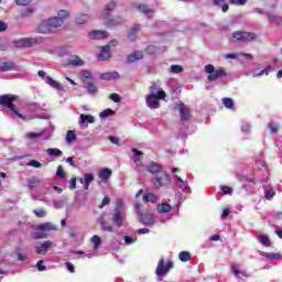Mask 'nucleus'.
I'll list each match as a JSON object with an SVG mask.
<instances>
[{
  "mask_svg": "<svg viewBox=\"0 0 282 282\" xmlns=\"http://www.w3.org/2000/svg\"><path fill=\"white\" fill-rule=\"evenodd\" d=\"M137 8L141 14H144V17H147V19H153V14H155V12L153 11V9H150L149 6L139 4Z\"/></svg>",
  "mask_w": 282,
  "mask_h": 282,
  "instance_id": "nucleus-18",
  "label": "nucleus"
},
{
  "mask_svg": "<svg viewBox=\"0 0 282 282\" xmlns=\"http://www.w3.org/2000/svg\"><path fill=\"white\" fill-rule=\"evenodd\" d=\"M111 219L117 228H122V226H124L127 214H124V205L122 202L117 203V207L111 213Z\"/></svg>",
  "mask_w": 282,
  "mask_h": 282,
  "instance_id": "nucleus-3",
  "label": "nucleus"
},
{
  "mask_svg": "<svg viewBox=\"0 0 282 282\" xmlns=\"http://www.w3.org/2000/svg\"><path fill=\"white\" fill-rule=\"evenodd\" d=\"M115 113L116 112L111 108H108L99 113V118H101V120H105V118H109V117L113 116Z\"/></svg>",
  "mask_w": 282,
  "mask_h": 282,
  "instance_id": "nucleus-42",
  "label": "nucleus"
},
{
  "mask_svg": "<svg viewBox=\"0 0 282 282\" xmlns=\"http://www.w3.org/2000/svg\"><path fill=\"white\" fill-rule=\"evenodd\" d=\"M56 175L61 180H65L67 177V173H65V171H63V165L57 166Z\"/></svg>",
  "mask_w": 282,
  "mask_h": 282,
  "instance_id": "nucleus-48",
  "label": "nucleus"
},
{
  "mask_svg": "<svg viewBox=\"0 0 282 282\" xmlns=\"http://www.w3.org/2000/svg\"><path fill=\"white\" fill-rule=\"evenodd\" d=\"M171 268H173V262L169 261L166 264H164V259H161L155 270L156 276H166Z\"/></svg>",
  "mask_w": 282,
  "mask_h": 282,
  "instance_id": "nucleus-9",
  "label": "nucleus"
},
{
  "mask_svg": "<svg viewBox=\"0 0 282 282\" xmlns=\"http://www.w3.org/2000/svg\"><path fill=\"white\" fill-rule=\"evenodd\" d=\"M242 133H250V123H243L241 126Z\"/></svg>",
  "mask_w": 282,
  "mask_h": 282,
  "instance_id": "nucleus-62",
  "label": "nucleus"
},
{
  "mask_svg": "<svg viewBox=\"0 0 282 282\" xmlns=\"http://www.w3.org/2000/svg\"><path fill=\"white\" fill-rule=\"evenodd\" d=\"M28 184L29 188H36L37 184H41V180H39V177L33 176L29 178Z\"/></svg>",
  "mask_w": 282,
  "mask_h": 282,
  "instance_id": "nucleus-44",
  "label": "nucleus"
},
{
  "mask_svg": "<svg viewBox=\"0 0 282 282\" xmlns=\"http://www.w3.org/2000/svg\"><path fill=\"white\" fill-rule=\"evenodd\" d=\"M268 19L270 23H275L276 25H281L282 23V18L276 14H269Z\"/></svg>",
  "mask_w": 282,
  "mask_h": 282,
  "instance_id": "nucleus-41",
  "label": "nucleus"
},
{
  "mask_svg": "<svg viewBox=\"0 0 282 282\" xmlns=\"http://www.w3.org/2000/svg\"><path fill=\"white\" fill-rule=\"evenodd\" d=\"M53 242L51 240L44 241L41 246L35 247L36 254H47L50 248H52Z\"/></svg>",
  "mask_w": 282,
  "mask_h": 282,
  "instance_id": "nucleus-15",
  "label": "nucleus"
},
{
  "mask_svg": "<svg viewBox=\"0 0 282 282\" xmlns=\"http://www.w3.org/2000/svg\"><path fill=\"white\" fill-rule=\"evenodd\" d=\"M47 155H50L51 158H61V155H63V151H61L59 149H54V148H48L46 150Z\"/></svg>",
  "mask_w": 282,
  "mask_h": 282,
  "instance_id": "nucleus-33",
  "label": "nucleus"
},
{
  "mask_svg": "<svg viewBox=\"0 0 282 282\" xmlns=\"http://www.w3.org/2000/svg\"><path fill=\"white\" fill-rule=\"evenodd\" d=\"M67 65L69 67H83V65H85V61H83L78 55H72L67 61Z\"/></svg>",
  "mask_w": 282,
  "mask_h": 282,
  "instance_id": "nucleus-16",
  "label": "nucleus"
},
{
  "mask_svg": "<svg viewBox=\"0 0 282 282\" xmlns=\"http://www.w3.org/2000/svg\"><path fill=\"white\" fill-rule=\"evenodd\" d=\"M14 100H17V96H14V95L9 94V95L0 96V105L2 107H7L8 109H10V111H12L13 116H17L18 118H23V116L21 113H19V111H17L14 104H12Z\"/></svg>",
  "mask_w": 282,
  "mask_h": 282,
  "instance_id": "nucleus-7",
  "label": "nucleus"
},
{
  "mask_svg": "<svg viewBox=\"0 0 282 282\" xmlns=\"http://www.w3.org/2000/svg\"><path fill=\"white\" fill-rule=\"evenodd\" d=\"M88 36H89V39L100 41L101 39H107V36H109V32L96 30V31L88 33Z\"/></svg>",
  "mask_w": 282,
  "mask_h": 282,
  "instance_id": "nucleus-19",
  "label": "nucleus"
},
{
  "mask_svg": "<svg viewBox=\"0 0 282 282\" xmlns=\"http://www.w3.org/2000/svg\"><path fill=\"white\" fill-rule=\"evenodd\" d=\"M42 107L37 102H33L30 105V110L31 111H41Z\"/></svg>",
  "mask_w": 282,
  "mask_h": 282,
  "instance_id": "nucleus-57",
  "label": "nucleus"
},
{
  "mask_svg": "<svg viewBox=\"0 0 282 282\" xmlns=\"http://www.w3.org/2000/svg\"><path fill=\"white\" fill-rule=\"evenodd\" d=\"M109 58H111V50H110V45L107 44L101 47L99 54L97 55V59L98 61H109Z\"/></svg>",
  "mask_w": 282,
  "mask_h": 282,
  "instance_id": "nucleus-14",
  "label": "nucleus"
},
{
  "mask_svg": "<svg viewBox=\"0 0 282 282\" xmlns=\"http://www.w3.org/2000/svg\"><path fill=\"white\" fill-rule=\"evenodd\" d=\"M214 6L220 8L223 12H228V10H230V7L226 3V0H214Z\"/></svg>",
  "mask_w": 282,
  "mask_h": 282,
  "instance_id": "nucleus-31",
  "label": "nucleus"
},
{
  "mask_svg": "<svg viewBox=\"0 0 282 282\" xmlns=\"http://www.w3.org/2000/svg\"><path fill=\"white\" fill-rule=\"evenodd\" d=\"M63 25L62 20H55L54 18H50L41 22L37 26V32L40 34H54L58 28Z\"/></svg>",
  "mask_w": 282,
  "mask_h": 282,
  "instance_id": "nucleus-2",
  "label": "nucleus"
},
{
  "mask_svg": "<svg viewBox=\"0 0 282 282\" xmlns=\"http://www.w3.org/2000/svg\"><path fill=\"white\" fill-rule=\"evenodd\" d=\"M113 10H116V2L111 1L106 6L101 13V19H104L108 28H116V25H122L124 23V19L121 17L111 18V12H113Z\"/></svg>",
  "mask_w": 282,
  "mask_h": 282,
  "instance_id": "nucleus-1",
  "label": "nucleus"
},
{
  "mask_svg": "<svg viewBox=\"0 0 282 282\" xmlns=\"http://www.w3.org/2000/svg\"><path fill=\"white\" fill-rule=\"evenodd\" d=\"M229 2L232 6H246V3H248V0H229Z\"/></svg>",
  "mask_w": 282,
  "mask_h": 282,
  "instance_id": "nucleus-56",
  "label": "nucleus"
},
{
  "mask_svg": "<svg viewBox=\"0 0 282 282\" xmlns=\"http://www.w3.org/2000/svg\"><path fill=\"white\" fill-rule=\"evenodd\" d=\"M205 72H206V74H209L207 76V79L209 80V83H213V82H215V80H217L219 78H226V76H228L226 74V69H224L221 67L215 69V66L212 65V64H207L205 66Z\"/></svg>",
  "mask_w": 282,
  "mask_h": 282,
  "instance_id": "nucleus-5",
  "label": "nucleus"
},
{
  "mask_svg": "<svg viewBox=\"0 0 282 282\" xmlns=\"http://www.w3.org/2000/svg\"><path fill=\"white\" fill-rule=\"evenodd\" d=\"M36 43H39V40L34 37H24L14 42L15 47H32V45H36Z\"/></svg>",
  "mask_w": 282,
  "mask_h": 282,
  "instance_id": "nucleus-10",
  "label": "nucleus"
},
{
  "mask_svg": "<svg viewBox=\"0 0 282 282\" xmlns=\"http://www.w3.org/2000/svg\"><path fill=\"white\" fill-rule=\"evenodd\" d=\"M34 215H36L39 218H43L47 215V212H45L43 208L34 209Z\"/></svg>",
  "mask_w": 282,
  "mask_h": 282,
  "instance_id": "nucleus-54",
  "label": "nucleus"
},
{
  "mask_svg": "<svg viewBox=\"0 0 282 282\" xmlns=\"http://www.w3.org/2000/svg\"><path fill=\"white\" fill-rule=\"evenodd\" d=\"M69 18V11L67 10H59L57 12V17H53L55 21H62V25L65 23V19Z\"/></svg>",
  "mask_w": 282,
  "mask_h": 282,
  "instance_id": "nucleus-28",
  "label": "nucleus"
},
{
  "mask_svg": "<svg viewBox=\"0 0 282 282\" xmlns=\"http://www.w3.org/2000/svg\"><path fill=\"white\" fill-rule=\"evenodd\" d=\"M101 80H118L120 78V74L118 72H107L99 75Z\"/></svg>",
  "mask_w": 282,
  "mask_h": 282,
  "instance_id": "nucleus-22",
  "label": "nucleus"
},
{
  "mask_svg": "<svg viewBox=\"0 0 282 282\" xmlns=\"http://www.w3.org/2000/svg\"><path fill=\"white\" fill-rule=\"evenodd\" d=\"M231 272L235 276H238V279H243V276L248 279L250 276L246 271L239 270V267L235 263L231 264Z\"/></svg>",
  "mask_w": 282,
  "mask_h": 282,
  "instance_id": "nucleus-24",
  "label": "nucleus"
},
{
  "mask_svg": "<svg viewBox=\"0 0 282 282\" xmlns=\"http://www.w3.org/2000/svg\"><path fill=\"white\" fill-rule=\"evenodd\" d=\"M110 100H112V102H120V95L113 93L110 95Z\"/></svg>",
  "mask_w": 282,
  "mask_h": 282,
  "instance_id": "nucleus-63",
  "label": "nucleus"
},
{
  "mask_svg": "<svg viewBox=\"0 0 282 282\" xmlns=\"http://www.w3.org/2000/svg\"><path fill=\"white\" fill-rule=\"evenodd\" d=\"M97 224H99L101 230H104V232H113V226L111 225H107V221H105L104 217H99L97 219Z\"/></svg>",
  "mask_w": 282,
  "mask_h": 282,
  "instance_id": "nucleus-25",
  "label": "nucleus"
},
{
  "mask_svg": "<svg viewBox=\"0 0 282 282\" xmlns=\"http://www.w3.org/2000/svg\"><path fill=\"white\" fill-rule=\"evenodd\" d=\"M147 52L148 54H155V52H158V47H155L154 45H150L147 47Z\"/></svg>",
  "mask_w": 282,
  "mask_h": 282,
  "instance_id": "nucleus-64",
  "label": "nucleus"
},
{
  "mask_svg": "<svg viewBox=\"0 0 282 282\" xmlns=\"http://www.w3.org/2000/svg\"><path fill=\"white\" fill-rule=\"evenodd\" d=\"M178 259H180V261H183V262L191 261V252H188V251L180 252Z\"/></svg>",
  "mask_w": 282,
  "mask_h": 282,
  "instance_id": "nucleus-46",
  "label": "nucleus"
},
{
  "mask_svg": "<svg viewBox=\"0 0 282 282\" xmlns=\"http://www.w3.org/2000/svg\"><path fill=\"white\" fill-rule=\"evenodd\" d=\"M232 36L236 41H240V43H250V41L257 39V34L243 31H236L232 33Z\"/></svg>",
  "mask_w": 282,
  "mask_h": 282,
  "instance_id": "nucleus-8",
  "label": "nucleus"
},
{
  "mask_svg": "<svg viewBox=\"0 0 282 282\" xmlns=\"http://www.w3.org/2000/svg\"><path fill=\"white\" fill-rule=\"evenodd\" d=\"M65 265L68 272H70L72 274L76 272V269L74 268V264L72 262H66Z\"/></svg>",
  "mask_w": 282,
  "mask_h": 282,
  "instance_id": "nucleus-61",
  "label": "nucleus"
},
{
  "mask_svg": "<svg viewBox=\"0 0 282 282\" xmlns=\"http://www.w3.org/2000/svg\"><path fill=\"white\" fill-rule=\"evenodd\" d=\"M261 257H264L265 259H270L271 261H274L276 259H281V254L280 253H268V252H260Z\"/></svg>",
  "mask_w": 282,
  "mask_h": 282,
  "instance_id": "nucleus-38",
  "label": "nucleus"
},
{
  "mask_svg": "<svg viewBox=\"0 0 282 282\" xmlns=\"http://www.w3.org/2000/svg\"><path fill=\"white\" fill-rule=\"evenodd\" d=\"M46 85H50V87L56 89L57 91H63V85L54 80V78H52L51 76H46Z\"/></svg>",
  "mask_w": 282,
  "mask_h": 282,
  "instance_id": "nucleus-26",
  "label": "nucleus"
},
{
  "mask_svg": "<svg viewBox=\"0 0 282 282\" xmlns=\"http://www.w3.org/2000/svg\"><path fill=\"white\" fill-rule=\"evenodd\" d=\"M76 140V132L74 130H68L66 133V144H74Z\"/></svg>",
  "mask_w": 282,
  "mask_h": 282,
  "instance_id": "nucleus-37",
  "label": "nucleus"
},
{
  "mask_svg": "<svg viewBox=\"0 0 282 282\" xmlns=\"http://www.w3.org/2000/svg\"><path fill=\"white\" fill-rule=\"evenodd\" d=\"M94 122H96V119L94 118V116L91 115H85V113H82L79 116V121H78V124L82 129H85L87 128V126L85 124H94Z\"/></svg>",
  "mask_w": 282,
  "mask_h": 282,
  "instance_id": "nucleus-13",
  "label": "nucleus"
},
{
  "mask_svg": "<svg viewBox=\"0 0 282 282\" xmlns=\"http://www.w3.org/2000/svg\"><path fill=\"white\" fill-rule=\"evenodd\" d=\"M140 224L143 226H153L155 224V218L151 214H141Z\"/></svg>",
  "mask_w": 282,
  "mask_h": 282,
  "instance_id": "nucleus-21",
  "label": "nucleus"
},
{
  "mask_svg": "<svg viewBox=\"0 0 282 282\" xmlns=\"http://www.w3.org/2000/svg\"><path fill=\"white\" fill-rule=\"evenodd\" d=\"M12 69H14V63L12 62L0 63V72H10Z\"/></svg>",
  "mask_w": 282,
  "mask_h": 282,
  "instance_id": "nucleus-35",
  "label": "nucleus"
},
{
  "mask_svg": "<svg viewBox=\"0 0 282 282\" xmlns=\"http://www.w3.org/2000/svg\"><path fill=\"white\" fill-rule=\"evenodd\" d=\"M87 91L90 94V96H96L98 94V87L94 83H89L87 86Z\"/></svg>",
  "mask_w": 282,
  "mask_h": 282,
  "instance_id": "nucleus-45",
  "label": "nucleus"
},
{
  "mask_svg": "<svg viewBox=\"0 0 282 282\" xmlns=\"http://www.w3.org/2000/svg\"><path fill=\"white\" fill-rule=\"evenodd\" d=\"M26 166H33V169H41L42 164L36 160H32L26 164Z\"/></svg>",
  "mask_w": 282,
  "mask_h": 282,
  "instance_id": "nucleus-55",
  "label": "nucleus"
},
{
  "mask_svg": "<svg viewBox=\"0 0 282 282\" xmlns=\"http://www.w3.org/2000/svg\"><path fill=\"white\" fill-rule=\"evenodd\" d=\"M166 98L164 90H159L156 94H150L147 96L145 101L149 109H160V100Z\"/></svg>",
  "mask_w": 282,
  "mask_h": 282,
  "instance_id": "nucleus-4",
  "label": "nucleus"
},
{
  "mask_svg": "<svg viewBox=\"0 0 282 282\" xmlns=\"http://www.w3.org/2000/svg\"><path fill=\"white\" fill-rule=\"evenodd\" d=\"M89 21H91V15L87 13H77L75 17V23L77 25H86Z\"/></svg>",
  "mask_w": 282,
  "mask_h": 282,
  "instance_id": "nucleus-17",
  "label": "nucleus"
},
{
  "mask_svg": "<svg viewBox=\"0 0 282 282\" xmlns=\"http://www.w3.org/2000/svg\"><path fill=\"white\" fill-rule=\"evenodd\" d=\"M152 184L154 188H166V186L171 185V175L165 171L158 173L153 176Z\"/></svg>",
  "mask_w": 282,
  "mask_h": 282,
  "instance_id": "nucleus-6",
  "label": "nucleus"
},
{
  "mask_svg": "<svg viewBox=\"0 0 282 282\" xmlns=\"http://www.w3.org/2000/svg\"><path fill=\"white\" fill-rule=\"evenodd\" d=\"M276 195V192L274 189H265L264 191V197L265 199H272Z\"/></svg>",
  "mask_w": 282,
  "mask_h": 282,
  "instance_id": "nucleus-50",
  "label": "nucleus"
},
{
  "mask_svg": "<svg viewBox=\"0 0 282 282\" xmlns=\"http://www.w3.org/2000/svg\"><path fill=\"white\" fill-rule=\"evenodd\" d=\"M220 188H221L224 195H232V187L221 186Z\"/></svg>",
  "mask_w": 282,
  "mask_h": 282,
  "instance_id": "nucleus-60",
  "label": "nucleus"
},
{
  "mask_svg": "<svg viewBox=\"0 0 282 282\" xmlns=\"http://www.w3.org/2000/svg\"><path fill=\"white\" fill-rule=\"evenodd\" d=\"M171 72H172V74H182V72H184V67H182L180 65H172Z\"/></svg>",
  "mask_w": 282,
  "mask_h": 282,
  "instance_id": "nucleus-51",
  "label": "nucleus"
},
{
  "mask_svg": "<svg viewBox=\"0 0 282 282\" xmlns=\"http://www.w3.org/2000/svg\"><path fill=\"white\" fill-rule=\"evenodd\" d=\"M174 182L183 191H188V182L182 180L177 174L174 175Z\"/></svg>",
  "mask_w": 282,
  "mask_h": 282,
  "instance_id": "nucleus-29",
  "label": "nucleus"
},
{
  "mask_svg": "<svg viewBox=\"0 0 282 282\" xmlns=\"http://www.w3.org/2000/svg\"><path fill=\"white\" fill-rule=\"evenodd\" d=\"M149 173H152L153 177H155V175H158V173H162V165L156 164L155 162H151L148 166H147Z\"/></svg>",
  "mask_w": 282,
  "mask_h": 282,
  "instance_id": "nucleus-23",
  "label": "nucleus"
},
{
  "mask_svg": "<svg viewBox=\"0 0 282 282\" xmlns=\"http://www.w3.org/2000/svg\"><path fill=\"white\" fill-rule=\"evenodd\" d=\"M223 104L225 105L226 109H232V107H235V101H232V98H224Z\"/></svg>",
  "mask_w": 282,
  "mask_h": 282,
  "instance_id": "nucleus-47",
  "label": "nucleus"
},
{
  "mask_svg": "<svg viewBox=\"0 0 282 282\" xmlns=\"http://www.w3.org/2000/svg\"><path fill=\"white\" fill-rule=\"evenodd\" d=\"M237 180H239V182H251L252 184H254V180L252 178H248V176L237 173L236 174Z\"/></svg>",
  "mask_w": 282,
  "mask_h": 282,
  "instance_id": "nucleus-49",
  "label": "nucleus"
},
{
  "mask_svg": "<svg viewBox=\"0 0 282 282\" xmlns=\"http://www.w3.org/2000/svg\"><path fill=\"white\" fill-rule=\"evenodd\" d=\"M35 230L40 232H50V230H56V225L52 223H42L35 227Z\"/></svg>",
  "mask_w": 282,
  "mask_h": 282,
  "instance_id": "nucleus-20",
  "label": "nucleus"
},
{
  "mask_svg": "<svg viewBox=\"0 0 282 282\" xmlns=\"http://www.w3.org/2000/svg\"><path fill=\"white\" fill-rule=\"evenodd\" d=\"M82 78H84L85 80L91 79V72H89V70H83V72H82Z\"/></svg>",
  "mask_w": 282,
  "mask_h": 282,
  "instance_id": "nucleus-59",
  "label": "nucleus"
},
{
  "mask_svg": "<svg viewBox=\"0 0 282 282\" xmlns=\"http://www.w3.org/2000/svg\"><path fill=\"white\" fill-rule=\"evenodd\" d=\"M95 176L91 173H87L84 175V178H80L79 182L80 184H84V182H86V184H91V182H94Z\"/></svg>",
  "mask_w": 282,
  "mask_h": 282,
  "instance_id": "nucleus-43",
  "label": "nucleus"
},
{
  "mask_svg": "<svg viewBox=\"0 0 282 282\" xmlns=\"http://www.w3.org/2000/svg\"><path fill=\"white\" fill-rule=\"evenodd\" d=\"M143 54L140 51H135L133 54L128 55L127 63H135V61H142Z\"/></svg>",
  "mask_w": 282,
  "mask_h": 282,
  "instance_id": "nucleus-27",
  "label": "nucleus"
},
{
  "mask_svg": "<svg viewBox=\"0 0 282 282\" xmlns=\"http://www.w3.org/2000/svg\"><path fill=\"white\" fill-rule=\"evenodd\" d=\"M91 243L94 246V250H98L100 248V245L102 243L100 236H93Z\"/></svg>",
  "mask_w": 282,
  "mask_h": 282,
  "instance_id": "nucleus-40",
  "label": "nucleus"
},
{
  "mask_svg": "<svg viewBox=\"0 0 282 282\" xmlns=\"http://www.w3.org/2000/svg\"><path fill=\"white\" fill-rule=\"evenodd\" d=\"M113 174V172L111 171V169L105 167L98 171V177L100 180L99 184H107V182H109V178L111 177V175Z\"/></svg>",
  "mask_w": 282,
  "mask_h": 282,
  "instance_id": "nucleus-12",
  "label": "nucleus"
},
{
  "mask_svg": "<svg viewBox=\"0 0 282 282\" xmlns=\"http://www.w3.org/2000/svg\"><path fill=\"white\" fill-rule=\"evenodd\" d=\"M270 69H272L271 66L265 67L260 73L253 74V78H259V76H263V74H265V76H268V74H270Z\"/></svg>",
  "mask_w": 282,
  "mask_h": 282,
  "instance_id": "nucleus-52",
  "label": "nucleus"
},
{
  "mask_svg": "<svg viewBox=\"0 0 282 282\" xmlns=\"http://www.w3.org/2000/svg\"><path fill=\"white\" fill-rule=\"evenodd\" d=\"M269 129L271 133H278L279 132V123L272 121L269 123Z\"/></svg>",
  "mask_w": 282,
  "mask_h": 282,
  "instance_id": "nucleus-53",
  "label": "nucleus"
},
{
  "mask_svg": "<svg viewBox=\"0 0 282 282\" xmlns=\"http://www.w3.org/2000/svg\"><path fill=\"white\" fill-rule=\"evenodd\" d=\"M259 241L261 246H264V248H271L272 247V241L270 240V237L265 235L259 236Z\"/></svg>",
  "mask_w": 282,
  "mask_h": 282,
  "instance_id": "nucleus-32",
  "label": "nucleus"
},
{
  "mask_svg": "<svg viewBox=\"0 0 282 282\" xmlns=\"http://www.w3.org/2000/svg\"><path fill=\"white\" fill-rule=\"evenodd\" d=\"M171 205H169V203H162L158 206V212L159 213H171Z\"/></svg>",
  "mask_w": 282,
  "mask_h": 282,
  "instance_id": "nucleus-39",
  "label": "nucleus"
},
{
  "mask_svg": "<svg viewBox=\"0 0 282 282\" xmlns=\"http://www.w3.org/2000/svg\"><path fill=\"white\" fill-rule=\"evenodd\" d=\"M143 202H145V204H149V202L155 204V202H158V196L153 193L145 194L143 195Z\"/></svg>",
  "mask_w": 282,
  "mask_h": 282,
  "instance_id": "nucleus-36",
  "label": "nucleus"
},
{
  "mask_svg": "<svg viewBox=\"0 0 282 282\" xmlns=\"http://www.w3.org/2000/svg\"><path fill=\"white\" fill-rule=\"evenodd\" d=\"M45 135V131H40V132H28L25 134V138L29 140H39V138H43Z\"/></svg>",
  "mask_w": 282,
  "mask_h": 282,
  "instance_id": "nucleus-34",
  "label": "nucleus"
},
{
  "mask_svg": "<svg viewBox=\"0 0 282 282\" xmlns=\"http://www.w3.org/2000/svg\"><path fill=\"white\" fill-rule=\"evenodd\" d=\"M140 30H142V25L134 24L128 34V39H130V41H135V34L137 32H140Z\"/></svg>",
  "mask_w": 282,
  "mask_h": 282,
  "instance_id": "nucleus-30",
  "label": "nucleus"
},
{
  "mask_svg": "<svg viewBox=\"0 0 282 282\" xmlns=\"http://www.w3.org/2000/svg\"><path fill=\"white\" fill-rule=\"evenodd\" d=\"M36 265L39 272H45L47 270V267L43 265V260H39Z\"/></svg>",
  "mask_w": 282,
  "mask_h": 282,
  "instance_id": "nucleus-58",
  "label": "nucleus"
},
{
  "mask_svg": "<svg viewBox=\"0 0 282 282\" xmlns=\"http://www.w3.org/2000/svg\"><path fill=\"white\" fill-rule=\"evenodd\" d=\"M176 109L180 111L181 122H187L191 119V109L184 104H178Z\"/></svg>",
  "mask_w": 282,
  "mask_h": 282,
  "instance_id": "nucleus-11",
  "label": "nucleus"
}]
</instances>
